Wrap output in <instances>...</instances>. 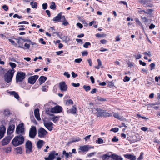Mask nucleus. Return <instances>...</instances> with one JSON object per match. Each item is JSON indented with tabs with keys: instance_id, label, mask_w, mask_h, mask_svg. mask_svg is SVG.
Listing matches in <instances>:
<instances>
[{
	"instance_id": "34",
	"label": "nucleus",
	"mask_w": 160,
	"mask_h": 160,
	"mask_svg": "<svg viewBox=\"0 0 160 160\" xmlns=\"http://www.w3.org/2000/svg\"><path fill=\"white\" fill-rule=\"evenodd\" d=\"M30 5L32 6V8H37V2H30Z\"/></svg>"
},
{
	"instance_id": "13",
	"label": "nucleus",
	"mask_w": 160,
	"mask_h": 160,
	"mask_svg": "<svg viewBox=\"0 0 160 160\" xmlns=\"http://www.w3.org/2000/svg\"><path fill=\"white\" fill-rule=\"evenodd\" d=\"M59 88L62 92H65L67 90V86L65 82H60L59 84Z\"/></svg>"
},
{
	"instance_id": "55",
	"label": "nucleus",
	"mask_w": 160,
	"mask_h": 160,
	"mask_svg": "<svg viewBox=\"0 0 160 160\" xmlns=\"http://www.w3.org/2000/svg\"><path fill=\"white\" fill-rule=\"evenodd\" d=\"M138 12L140 13L143 12L145 13L149 14L150 13V10L148 9L147 12H145L144 10H141L140 11H139Z\"/></svg>"
},
{
	"instance_id": "11",
	"label": "nucleus",
	"mask_w": 160,
	"mask_h": 160,
	"mask_svg": "<svg viewBox=\"0 0 160 160\" xmlns=\"http://www.w3.org/2000/svg\"><path fill=\"white\" fill-rule=\"evenodd\" d=\"M62 108L59 106H56L52 108L51 109V111L52 112L58 113L61 112L62 111Z\"/></svg>"
},
{
	"instance_id": "5",
	"label": "nucleus",
	"mask_w": 160,
	"mask_h": 160,
	"mask_svg": "<svg viewBox=\"0 0 160 160\" xmlns=\"http://www.w3.org/2000/svg\"><path fill=\"white\" fill-rule=\"evenodd\" d=\"M103 110L99 108H94L92 109V112L94 114H96L98 117H102V114L103 111Z\"/></svg>"
},
{
	"instance_id": "22",
	"label": "nucleus",
	"mask_w": 160,
	"mask_h": 160,
	"mask_svg": "<svg viewBox=\"0 0 160 160\" xmlns=\"http://www.w3.org/2000/svg\"><path fill=\"white\" fill-rule=\"evenodd\" d=\"M124 156L126 158L131 160H135L136 159V156L132 154H125Z\"/></svg>"
},
{
	"instance_id": "31",
	"label": "nucleus",
	"mask_w": 160,
	"mask_h": 160,
	"mask_svg": "<svg viewBox=\"0 0 160 160\" xmlns=\"http://www.w3.org/2000/svg\"><path fill=\"white\" fill-rule=\"evenodd\" d=\"M65 104L66 105H72L73 104V101L71 99H69L66 101Z\"/></svg>"
},
{
	"instance_id": "19",
	"label": "nucleus",
	"mask_w": 160,
	"mask_h": 160,
	"mask_svg": "<svg viewBox=\"0 0 160 160\" xmlns=\"http://www.w3.org/2000/svg\"><path fill=\"white\" fill-rule=\"evenodd\" d=\"M77 108L75 106H73L72 108L67 111V112L68 113H72L75 114L76 113Z\"/></svg>"
},
{
	"instance_id": "48",
	"label": "nucleus",
	"mask_w": 160,
	"mask_h": 160,
	"mask_svg": "<svg viewBox=\"0 0 160 160\" xmlns=\"http://www.w3.org/2000/svg\"><path fill=\"white\" fill-rule=\"evenodd\" d=\"M139 1L143 4H145L146 3L150 2V0H139Z\"/></svg>"
},
{
	"instance_id": "3",
	"label": "nucleus",
	"mask_w": 160,
	"mask_h": 160,
	"mask_svg": "<svg viewBox=\"0 0 160 160\" xmlns=\"http://www.w3.org/2000/svg\"><path fill=\"white\" fill-rule=\"evenodd\" d=\"M24 124L21 123L17 126L16 132L20 135H22L25 134V129L24 127Z\"/></svg>"
},
{
	"instance_id": "26",
	"label": "nucleus",
	"mask_w": 160,
	"mask_h": 160,
	"mask_svg": "<svg viewBox=\"0 0 160 160\" xmlns=\"http://www.w3.org/2000/svg\"><path fill=\"white\" fill-rule=\"evenodd\" d=\"M50 118L53 122H56L57 121L59 120V117L54 115H51L50 117Z\"/></svg>"
},
{
	"instance_id": "46",
	"label": "nucleus",
	"mask_w": 160,
	"mask_h": 160,
	"mask_svg": "<svg viewBox=\"0 0 160 160\" xmlns=\"http://www.w3.org/2000/svg\"><path fill=\"white\" fill-rule=\"evenodd\" d=\"M10 112L8 110H5L4 112V114L5 116H8L10 114Z\"/></svg>"
},
{
	"instance_id": "4",
	"label": "nucleus",
	"mask_w": 160,
	"mask_h": 160,
	"mask_svg": "<svg viewBox=\"0 0 160 160\" xmlns=\"http://www.w3.org/2000/svg\"><path fill=\"white\" fill-rule=\"evenodd\" d=\"M25 73L22 72H18L16 76V82H22L25 78Z\"/></svg>"
},
{
	"instance_id": "7",
	"label": "nucleus",
	"mask_w": 160,
	"mask_h": 160,
	"mask_svg": "<svg viewBox=\"0 0 160 160\" xmlns=\"http://www.w3.org/2000/svg\"><path fill=\"white\" fill-rule=\"evenodd\" d=\"M37 134L36 128L34 126H32L29 132V136L32 138H34Z\"/></svg>"
},
{
	"instance_id": "57",
	"label": "nucleus",
	"mask_w": 160,
	"mask_h": 160,
	"mask_svg": "<svg viewBox=\"0 0 160 160\" xmlns=\"http://www.w3.org/2000/svg\"><path fill=\"white\" fill-rule=\"evenodd\" d=\"M2 8L4 9L5 11H7L8 9V6L6 5H4L2 6Z\"/></svg>"
},
{
	"instance_id": "21",
	"label": "nucleus",
	"mask_w": 160,
	"mask_h": 160,
	"mask_svg": "<svg viewBox=\"0 0 160 160\" xmlns=\"http://www.w3.org/2000/svg\"><path fill=\"white\" fill-rule=\"evenodd\" d=\"M44 143V142L42 140H39L38 141L37 144V147L38 149H41Z\"/></svg>"
},
{
	"instance_id": "50",
	"label": "nucleus",
	"mask_w": 160,
	"mask_h": 160,
	"mask_svg": "<svg viewBox=\"0 0 160 160\" xmlns=\"http://www.w3.org/2000/svg\"><path fill=\"white\" fill-rule=\"evenodd\" d=\"M130 78L129 77H128V76H126L123 79V81L124 82H128L130 80Z\"/></svg>"
},
{
	"instance_id": "1",
	"label": "nucleus",
	"mask_w": 160,
	"mask_h": 160,
	"mask_svg": "<svg viewBox=\"0 0 160 160\" xmlns=\"http://www.w3.org/2000/svg\"><path fill=\"white\" fill-rule=\"evenodd\" d=\"M24 141V137L21 135L15 137L12 140V144L15 146H17L22 144Z\"/></svg>"
},
{
	"instance_id": "54",
	"label": "nucleus",
	"mask_w": 160,
	"mask_h": 160,
	"mask_svg": "<svg viewBox=\"0 0 160 160\" xmlns=\"http://www.w3.org/2000/svg\"><path fill=\"white\" fill-rule=\"evenodd\" d=\"M155 64L154 63H151V70L155 68Z\"/></svg>"
},
{
	"instance_id": "59",
	"label": "nucleus",
	"mask_w": 160,
	"mask_h": 160,
	"mask_svg": "<svg viewBox=\"0 0 160 160\" xmlns=\"http://www.w3.org/2000/svg\"><path fill=\"white\" fill-rule=\"evenodd\" d=\"M42 8L43 9L45 10L47 8V3H43L42 5Z\"/></svg>"
},
{
	"instance_id": "20",
	"label": "nucleus",
	"mask_w": 160,
	"mask_h": 160,
	"mask_svg": "<svg viewBox=\"0 0 160 160\" xmlns=\"http://www.w3.org/2000/svg\"><path fill=\"white\" fill-rule=\"evenodd\" d=\"M34 114L36 118L38 120H41L40 117L39 110L38 108L34 110Z\"/></svg>"
},
{
	"instance_id": "44",
	"label": "nucleus",
	"mask_w": 160,
	"mask_h": 160,
	"mask_svg": "<svg viewBox=\"0 0 160 160\" xmlns=\"http://www.w3.org/2000/svg\"><path fill=\"white\" fill-rule=\"evenodd\" d=\"M91 44L89 42H86L84 44L83 46L85 48H88V46H90Z\"/></svg>"
},
{
	"instance_id": "62",
	"label": "nucleus",
	"mask_w": 160,
	"mask_h": 160,
	"mask_svg": "<svg viewBox=\"0 0 160 160\" xmlns=\"http://www.w3.org/2000/svg\"><path fill=\"white\" fill-rule=\"evenodd\" d=\"M64 75L66 76L68 78L70 77V75L68 73V72H65L64 73Z\"/></svg>"
},
{
	"instance_id": "30",
	"label": "nucleus",
	"mask_w": 160,
	"mask_h": 160,
	"mask_svg": "<svg viewBox=\"0 0 160 160\" xmlns=\"http://www.w3.org/2000/svg\"><path fill=\"white\" fill-rule=\"evenodd\" d=\"M113 158L115 160H123V158L120 156L116 155H113Z\"/></svg>"
},
{
	"instance_id": "61",
	"label": "nucleus",
	"mask_w": 160,
	"mask_h": 160,
	"mask_svg": "<svg viewBox=\"0 0 160 160\" xmlns=\"http://www.w3.org/2000/svg\"><path fill=\"white\" fill-rule=\"evenodd\" d=\"M13 17L14 18H17L20 19V18H22V17L21 16H18L17 14H15L13 16Z\"/></svg>"
},
{
	"instance_id": "45",
	"label": "nucleus",
	"mask_w": 160,
	"mask_h": 160,
	"mask_svg": "<svg viewBox=\"0 0 160 160\" xmlns=\"http://www.w3.org/2000/svg\"><path fill=\"white\" fill-rule=\"evenodd\" d=\"M114 117L117 119H118L119 117V116L118 113H115L114 112H112Z\"/></svg>"
},
{
	"instance_id": "63",
	"label": "nucleus",
	"mask_w": 160,
	"mask_h": 160,
	"mask_svg": "<svg viewBox=\"0 0 160 160\" xmlns=\"http://www.w3.org/2000/svg\"><path fill=\"white\" fill-rule=\"evenodd\" d=\"M140 64L142 65L143 66H145L146 65V63L142 62V61L140 60L139 61Z\"/></svg>"
},
{
	"instance_id": "58",
	"label": "nucleus",
	"mask_w": 160,
	"mask_h": 160,
	"mask_svg": "<svg viewBox=\"0 0 160 160\" xmlns=\"http://www.w3.org/2000/svg\"><path fill=\"white\" fill-rule=\"evenodd\" d=\"M118 139L117 138L116 136H114L113 138L112 139V142H117L118 141Z\"/></svg>"
},
{
	"instance_id": "37",
	"label": "nucleus",
	"mask_w": 160,
	"mask_h": 160,
	"mask_svg": "<svg viewBox=\"0 0 160 160\" xmlns=\"http://www.w3.org/2000/svg\"><path fill=\"white\" fill-rule=\"evenodd\" d=\"M83 88L86 92L89 91L91 89L90 87L89 86L84 85L83 86Z\"/></svg>"
},
{
	"instance_id": "17",
	"label": "nucleus",
	"mask_w": 160,
	"mask_h": 160,
	"mask_svg": "<svg viewBox=\"0 0 160 160\" xmlns=\"http://www.w3.org/2000/svg\"><path fill=\"white\" fill-rule=\"evenodd\" d=\"M11 138L10 136L5 137L2 141V145L4 146L7 145L10 141Z\"/></svg>"
},
{
	"instance_id": "51",
	"label": "nucleus",
	"mask_w": 160,
	"mask_h": 160,
	"mask_svg": "<svg viewBox=\"0 0 160 160\" xmlns=\"http://www.w3.org/2000/svg\"><path fill=\"white\" fill-rule=\"evenodd\" d=\"M119 130V128H113L111 130V131H113L114 132H117Z\"/></svg>"
},
{
	"instance_id": "27",
	"label": "nucleus",
	"mask_w": 160,
	"mask_h": 160,
	"mask_svg": "<svg viewBox=\"0 0 160 160\" xmlns=\"http://www.w3.org/2000/svg\"><path fill=\"white\" fill-rule=\"evenodd\" d=\"M112 114L109 113L108 112H106L105 111L103 110V113L102 114V117H109L112 116Z\"/></svg>"
},
{
	"instance_id": "60",
	"label": "nucleus",
	"mask_w": 160,
	"mask_h": 160,
	"mask_svg": "<svg viewBox=\"0 0 160 160\" xmlns=\"http://www.w3.org/2000/svg\"><path fill=\"white\" fill-rule=\"evenodd\" d=\"M72 86L76 87H79L80 86V84L79 83H78L76 84V83H72Z\"/></svg>"
},
{
	"instance_id": "47",
	"label": "nucleus",
	"mask_w": 160,
	"mask_h": 160,
	"mask_svg": "<svg viewBox=\"0 0 160 160\" xmlns=\"http://www.w3.org/2000/svg\"><path fill=\"white\" fill-rule=\"evenodd\" d=\"M61 22H63V23H62V25H64V26H66L67 25L69 24L68 22L66 20V18H65V20L64 21H61Z\"/></svg>"
},
{
	"instance_id": "10",
	"label": "nucleus",
	"mask_w": 160,
	"mask_h": 160,
	"mask_svg": "<svg viewBox=\"0 0 160 160\" xmlns=\"http://www.w3.org/2000/svg\"><path fill=\"white\" fill-rule=\"evenodd\" d=\"M58 155V153H56L55 151H52L50 152L48 155V157L47 158H45V160H53L56 157V156Z\"/></svg>"
},
{
	"instance_id": "40",
	"label": "nucleus",
	"mask_w": 160,
	"mask_h": 160,
	"mask_svg": "<svg viewBox=\"0 0 160 160\" xmlns=\"http://www.w3.org/2000/svg\"><path fill=\"white\" fill-rule=\"evenodd\" d=\"M62 153L65 156L66 158L67 159L69 158V154L68 152H67L65 150L63 151Z\"/></svg>"
},
{
	"instance_id": "39",
	"label": "nucleus",
	"mask_w": 160,
	"mask_h": 160,
	"mask_svg": "<svg viewBox=\"0 0 160 160\" xmlns=\"http://www.w3.org/2000/svg\"><path fill=\"white\" fill-rule=\"evenodd\" d=\"M96 142L99 144L103 143V140L101 138H98V140H96Z\"/></svg>"
},
{
	"instance_id": "23",
	"label": "nucleus",
	"mask_w": 160,
	"mask_h": 160,
	"mask_svg": "<svg viewBox=\"0 0 160 160\" xmlns=\"http://www.w3.org/2000/svg\"><path fill=\"white\" fill-rule=\"evenodd\" d=\"M47 79V78L46 77L44 76H41L38 80L39 82V84L40 85L42 84Z\"/></svg>"
},
{
	"instance_id": "41",
	"label": "nucleus",
	"mask_w": 160,
	"mask_h": 160,
	"mask_svg": "<svg viewBox=\"0 0 160 160\" xmlns=\"http://www.w3.org/2000/svg\"><path fill=\"white\" fill-rule=\"evenodd\" d=\"M9 64L12 68V70H14L13 69L15 68L16 66V64L13 62H10Z\"/></svg>"
},
{
	"instance_id": "52",
	"label": "nucleus",
	"mask_w": 160,
	"mask_h": 160,
	"mask_svg": "<svg viewBox=\"0 0 160 160\" xmlns=\"http://www.w3.org/2000/svg\"><path fill=\"white\" fill-rule=\"evenodd\" d=\"M143 153L141 152L139 157L138 158L137 160H142L143 158Z\"/></svg>"
},
{
	"instance_id": "49",
	"label": "nucleus",
	"mask_w": 160,
	"mask_h": 160,
	"mask_svg": "<svg viewBox=\"0 0 160 160\" xmlns=\"http://www.w3.org/2000/svg\"><path fill=\"white\" fill-rule=\"evenodd\" d=\"M108 86L109 87H111L114 86V84L111 81L108 82Z\"/></svg>"
},
{
	"instance_id": "53",
	"label": "nucleus",
	"mask_w": 160,
	"mask_h": 160,
	"mask_svg": "<svg viewBox=\"0 0 160 160\" xmlns=\"http://www.w3.org/2000/svg\"><path fill=\"white\" fill-rule=\"evenodd\" d=\"M82 59L81 58L76 59L75 60L74 62H75L80 63L82 61Z\"/></svg>"
},
{
	"instance_id": "9",
	"label": "nucleus",
	"mask_w": 160,
	"mask_h": 160,
	"mask_svg": "<svg viewBox=\"0 0 160 160\" xmlns=\"http://www.w3.org/2000/svg\"><path fill=\"white\" fill-rule=\"evenodd\" d=\"M47 134V132L42 128H40L38 130V136L40 138H44Z\"/></svg>"
},
{
	"instance_id": "38",
	"label": "nucleus",
	"mask_w": 160,
	"mask_h": 160,
	"mask_svg": "<svg viewBox=\"0 0 160 160\" xmlns=\"http://www.w3.org/2000/svg\"><path fill=\"white\" fill-rule=\"evenodd\" d=\"M4 151L7 153H9L11 152V148L10 147H8L6 148H4Z\"/></svg>"
},
{
	"instance_id": "8",
	"label": "nucleus",
	"mask_w": 160,
	"mask_h": 160,
	"mask_svg": "<svg viewBox=\"0 0 160 160\" xmlns=\"http://www.w3.org/2000/svg\"><path fill=\"white\" fill-rule=\"evenodd\" d=\"M62 13L61 12L58 15L55 17L53 19V20L54 22H60L61 21H64L65 20V17L64 16L62 15Z\"/></svg>"
},
{
	"instance_id": "36",
	"label": "nucleus",
	"mask_w": 160,
	"mask_h": 160,
	"mask_svg": "<svg viewBox=\"0 0 160 160\" xmlns=\"http://www.w3.org/2000/svg\"><path fill=\"white\" fill-rule=\"evenodd\" d=\"M16 152L17 153L21 154L22 152V150L20 147H17L16 148Z\"/></svg>"
},
{
	"instance_id": "18",
	"label": "nucleus",
	"mask_w": 160,
	"mask_h": 160,
	"mask_svg": "<svg viewBox=\"0 0 160 160\" xmlns=\"http://www.w3.org/2000/svg\"><path fill=\"white\" fill-rule=\"evenodd\" d=\"M5 131L6 128L5 126H2L0 127V140L4 136Z\"/></svg>"
},
{
	"instance_id": "42",
	"label": "nucleus",
	"mask_w": 160,
	"mask_h": 160,
	"mask_svg": "<svg viewBox=\"0 0 160 160\" xmlns=\"http://www.w3.org/2000/svg\"><path fill=\"white\" fill-rule=\"evenodd\" d=\"M135 21L136 22L138 26H142V24L140 22L138 18H136L135 19Z\"/></svg>"
},
{
	"instance_id": "24",
	"label": "nucleus",
	"mask_w": 160,
	"mask_h": 160,
	"mask_svg": "<svg viewBox=\"0 0 160 160\" xmlns=\"http://www.w3.org/2000/svg\"><path fill=\"white\" fill-rule=\"evenodd\" d=\"M9 93L11 95H13L18 100L20 98L18 94L15 91H10Z\"/></svg>"
},
{
	"instance_id": "32",
	"label": "nucleus",
	"mask_w": 160,
	"mask_h": 160,
	"mask_svg": "<svg viewBox=\"0 0 160 160\" xmlns=\"http://www.w3.org/2000/svg\"><path fill=\"white\" fill-rule=\"evenodd\" d=\"M56 5H55V3L54 2H51V4L50 6V8L51 9L53 10H55L56 9Z\"/></svg>"
},
{
	"instance_id": "25",
	"label": "nucleus",
	"mask_w": 160,
	"mask_h": 160,
	"mask_svg": "<svg viewBox=\"0 0 160 160\" xmlns=\"http://www.w3.org/2000/svg\"><path fill=\"white\" fill-rule=\"evenodd\" d=\"M96 99L95 100V101L96 102H105L107 101V99L106 98H103L99 96H98L96 97Z\"/></svg>"
},
{
	"instance_id": "15",
	"label": "nucleus",
	"mask_w": 160,
	"mask_h": 160,
	"mask_svg": "<svg viewBox=\"0 0 160 160\" xmlns=\"http://www.w3.org/2000/svg\"><path fill=\"white\" fill-rule=\"evenodd\" d=\"M44 124L45 126L49 131H51L53 129V123L51 122H44Z\"/></svg>"
},
{
	"instance_id": "64",
	"label": "nucleus",
	"mask_w": 160,
	"mask_h": 160,
	"mask_svg": "<svg viewBox=\"0 0 160 160\" xmlns=\"http://www.w3.org/2000/svg\"><path fill=\"white\" fill-rule=\"evenodd\" d=\"M91 136V135H88V136H87L86 137L84 138L85 140V141H87L89 139Z\"/></svg>"
},
{
	"instance_id": "56",
	"label": "nucleus",
	"mask_w": 160,
	"mask_h": 160,
	"mask_svg": "<svg viewBox=\"0 0 160 160\" xmlns=\"http://www.w3.org/2000/svg\"><path fill=\"white\" fill-rule=\"evenodd\" d=\"M88 52L87 51H84L82 52V56H87Z\"/></svg>"
},
{
	"instance_id": "35",
	"label": "nucleus",
	"mask_w": 160,
	"mask_h": 160,
	"mask_svg": "<svg viewBox=\"0 0 160 160\" xmlns=\"http://www.w3.org/2000/svg\"><path fill=\"white\" fill-rule=\"evenodd\" d=\"M102 158L103 160H109L111 159V158L107 155H104L102 156Z\"/></svg>"
},
{
	"instance_id": "28",
	"label": "nucleus",
	"mask_w": 160,
	"mask_h": 160,
	"mask_svg": "<svg viewBox=\"0 0 160 160\" xmlns=\"http://www.w3.org/2000/svg\"><path fill=\"white\" fill-rule=\"evenodd\" d=\"M97 61L98 62V65L97 66H95V67L97 69H99L102 66V62L100 59H98Z\"/></svg>"
},
{
	"instance_id": "2",
	"label": "nucleus",
	"mask_w": 160,
	"mask_h": 160,
	"mask_svg": "<svg viewBox=\"0 0 160 160\" xmlns=\"http://www.w3.org/2000/svg\"><path fill=\"white\" fill-rule=\"evenodd\" d=\"M14 72V70H9L4 75L5 80L7 83L11 81Z\"/></svg>"
},
{
	"instance_id": "6",
	"label": "nucleus",
	"mask_w": 160,
	"mask_h": 160,
	"mask_svg": "<svg viewBox=\"0 0 160 160\" xmlns=\"http://www.w3.org/2000/svg\"><path fill=\"white\" fill-rule=\"evenodd\" d=\"M26 152L27 153L29 154L32 152V144L31 142L29 140L27 141L25 144Z\"/></svg>"
},
{
	"instance_id": "12",
	"label": "nucleus",
	"mask_w": 160,
	"mask_h": 160,
	"mask_svg": "<svg viewBox=\"0 0 160 160\" xmlns=\"http://www.w3.org/2000/svg\"><path fill=\"white\" fill-rule=\"evenodd\" d=\"M91 148V147L89 146L88 145H84L82 146H80L79 148V151L78 152L80 153L81 152H87Z\"/></svg>"
},
{
	"instance_id": "43",
	"label": "nucleus",
	"mask_w": 160,
	"mask_h": 160,
	"mask_svg": "<svg viewBox=\"0 0 160 160\" xmlns=\"http://www.w3.org/2000/svg\"><path fill=\"white\" fill-rule=\"evenodd\" d=\"M158 104L157 103H155V104H151V107L155 109H158L159 108V107L158 106H155V105Z\"/></svg>"
},
{
	"instance_id": "16",
	"label": "nucleus",
	"mask_w": 160,
	"mask_h": 160,
	"mask_svg": "<svg viewBox=\"0 0 160 160\" xmlns=\"http://www.w3.org/2000/svg\"><path fill=\"white\" fill-rule=\"evenodd\" d=\"M15 128V125L12 124L9 125L7 131L8 134L10 135L13 133Z\"/></svg>"
},
{
	"instance_id": "29",
	"label": "nucleus",
	"mask_w": 160,
	"mask_h": 160,
	"mask_svg": "<svg viewBox=\"0 0 160 160\" xmlns=\"http://www.w3.org/2000/svg\"><path fill=\"white\" fill-rule=\"evenodd\" d=\"M19 47L20 48L24 49H29L30 48V44H28L27 43H25L24 45V47L20 45H19Z\"/></svg>"
},
{
	"instance_id": "33",
	"label": "nucleus",
	"mask_w": 160,
	"mask_h": 160,
	"mask_svg": "<svg viewBox=\"0 0 160 160\" xmlns=\"http://www.w3.org/2000/svg\"><path fill=\"white\" fill-rule=\"evenodd\" d=\"M23 40L24 42H31V40L29 39H22V38H21V37H19V39H18V41H17V42L19 44V41H20V40Z\"/></svg>"
},
{
	"instance_id": "14",
	"label": "nucleus",
	"mask_w": 160,
	"mask_h": 160,
	"mask_svg": "<svg viewBox=\"0 0 160 160\" xmlns=\"http://www.w3.org/2000/svg\"><path fill=\"white\" fill-rule=\"evenodd\" d=\"M38 78V76L37 75L29 77L28 78V82L32 84H34Z\"/></svg>"
}]
</instances>
